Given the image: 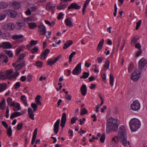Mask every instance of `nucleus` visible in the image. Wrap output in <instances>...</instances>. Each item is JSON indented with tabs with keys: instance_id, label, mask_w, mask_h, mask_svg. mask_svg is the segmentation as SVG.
Returning a JSON list of instances; mask_svg holds the SVG:
<instances>
[{
	"instance_id": "obj_1",
	"label": "nucleus",
	"mask_w": 147,
	"mask_h": 147,
	"mask_svg": "<svg viewBox=\"0 0 147 147\" xmlns=\"http://www.w3.org/2000/svg\"><path fill=\"white\" fill-rule=\"evenodd\" d=\"M119 123V121L110 117L107 121V132L117 131Z\"/></svg>"
},
{
	"instance_id": "obj_2",
	"label": "nucleus",
	"mask_w": 147,
	"mask_h": 147,
	"mask_svg": "<svg viewBox=\"0 0 147 147\" xmlns=\"http://www.w3.org/2000/svg\"><path fill=\"white\" fill-rule=\"evenodd\" d=\"M118 136L119 141L124 146H126L127 143L129 145L130 144L129 141H127L126 130L125 127L123 125L121 126L119 128Z\"/></svg>"
},
{
	"instance_id": "obj_3",
	"label": "nucleus",
	"mask_w": 147,
	"mask_h": 147,
	"mask_svg": "<svg viewBox=\"0 0 147 147\" xmlns=\"http://www.w3.org/2000/svg\"><path fill=\"white\" fill-rule=\"evenodd\" d=\"M130 129L131 131H136L140 127L141 123L137 118L132 119L129 122Z\"/></svg>"
},
{
	"instance_id": "obj_4",
	"label": "nucleus",
	"mask_w": 147,
	"mask_h": 147,
	"mask_svg": "<svg viewBox=\"0 0 147 147\" xmlns=\"http://www.w3.org/2000/svg\"><path fill=\"white\" fill-rule=\"evenodd\" d=\"M138 63L139 69L138 71L142 72V70L144 68L147 63V61L144 58H142L139 60Z\"/></svg>"
},
{
	"instance_id": "obj_5",
	"label": "nucleus",
	"mask_w": 147,
	"mask_h": 147,
	"mask_svg": "<svg viewBox=\"0 0 147 147\" xmlns=\"http://www.w3.org/2000/svg\"><path fill=\"white\" fill-rule=\"evenodd\" d=\"M141 72H140L136 70L132 73L131 76V79L134 82L137 81L141 76Z\"/></svg>"
},
{
	"instance_id": "obj_6",
	"label": "nucleus",
	"mask_w": 147,
	"mask_h": 147,
	"mask_svg": "<svg viewBox=\"0 0 147 147\" xmlns=\"http://www.w3.org/2000/svg\"><path fill=\"white\" fill-rule=\"evenodd\" d=\"M2 28L3 29L6 30H12L14 29L15 26L13 23L10 22L2 26Z\"/></svg>"
},
{
	"instance_id": "obj_7",
	"label": "nucleus",
	"mask_w": 147,
	"mask_h": 147,
	"mask_svg": "<svg viewBox=\"0 0 147 147\" xmlns=\"http://www.w3.org/2000/svg\"><path fill=\"white\" fill-rule=\"evenodd\" d=\"M81 63H79L73 69L72 73L74 75H77L79 74L81 72Z\"/></svg>"
},
{
	"instance_id": "obj_8",
	"label": "nucleus",
	"mask_w": 147,
	"mask_h": 147,
	"mask_svg": "<svg viewBox=\"0 0 147 147\" xmlns=\"http://www.w3.org/2000/svg\"><path fill=\"white\" fill-rule=\"evenodd\" d=\"M140 104L137 100L134 101L131 105V108L133 111L138 110L140 108Z\"/></svg>"
},
{
	"instance_id": "obj_9",
	"label": "nucleus",
	"mask_w": 147,
	"mask_h": 147,
	"mask_svg": "<svg viewBox=\"0 0 147 147\" xmlns=\"http://www.w3.org/2000/svg\"><path fill=\"white\" fill-rule=\"evenodd\" d=\"M61 56V55H59L53 61V59H48L47 62V64L50 66H52L58 60Z\"/></svg>"
},
{
	"instance_id": "obj_10",
	"label": "nucleus",
	"mask_w": 147,
	"mask_h": 147,
	"mask_svg": "<svg viewBox=\"0 0 147 147\" xmlns=\"http://www.w3.org/2000/svg\"><path fill=\"white\" fill-rule=\"evenodd\" d=\"M60 122V119H58L54 124L53 130L56 134H57L59 131Z\"/></svg>"
},
{
	"instance_id": "obj_11",
	"label": "nucleus",
	"mask_w": 147,
	"mask_h": 147,
	"mask_svg": "<svg viewBox=\"0 0 147 147\" xmlns=\"http://www.w3.org/2000/svg\"><path fill=\"white\" fill-rule=\"evenodd\" d=\"M66 121V115L65 113H63L62 114V116L61 117V123L60 125L62 128L65 127Z\"/></svg>"
},
{
	"instance_id": "obj_12",
	"label": "nucleus",
	"mask_w": 147,
	"mask_h": 147,
	"mask_svg": "<svg viewBox=\"0 0 147 147\" xmlns=\"http://www.w3.org/2000/svg\"><path fill=\"white\" fill-rule=\"evenodd\" d=\"M37 27L39 28V30L38 31L40 32V34L41 35H44L46 33V29L44 25L41 24L38 26Z\"/></svg>"
},
{
	"instance_id": "obj_13",
	"label": "nucleus",
	"mask_w": 147,
	"mask_h": 147,
	"mask_svg": "<svg viewBox=\"0 0 147 147\" xmlns=\"http://www.w3.org/2000/svg\"><path fill=\"white\" fill-rule=\"evenodd\" d=\"M50 52V50L48 49H46L44 51L42 52L40 55L41 57H43V59H42V57H40V59L42 60H45L47 57L48 54Z\"/></svg>"
},
{
	"instance_id": "obj_14",
	"label": "nucleus",
	"mask_w": 147,
	"mask_h": 147,
	"mask_svg": "<svg viewBox=\"0 0 147 147\" xmlns=\"http://www.w3.org/2000/svg\"><path fill=\"white\" fill-rule=\"evenodd\" d=\"M7 14L9 16L13 18H15L17 15V13L16 11L11 10H8Z\"/></svg>"
},
{
	"instance_id": "obj_15",
	"label": "nucleus",
	"mask_w": 147,
	"mask_h": 147,
	"mask_svg": "<svg viewBox=\"0 0 147 147\" xmlns=\"http://www.w3.org/2000/svg\"><path fill=\"white\" fill-rule=\"evenodd\" d=\"M81 7L79 6L76 3H73L71 4L68 7V10L71 9H80Z\"/></svg>"
},
{
	"instance_id": "obj_16",
	"label": "nucleus",
	"mask_w": 147,
	"mask_h": 147,
	"mask_svg": "<svg viewBox=\"0 0 147 147\" xmlns=\"http://www.w3.org/2000/svg\"><path fill=\"white\" fill-rule=\"evenodd\" d=\"M80 91L82 95L85 96L87 92V88L86 85L85 84H83L80 88Z\"/></svg>"
},
{
	"instance_id": "obj_17",
	"label": "nucleus",
	"mask_w": 147,
	"mask_h": 147,
	"mask_svg": "<svg viewBox=\"0 0 147 147\" xmlns=\"http://www.w3.org/2000/svg\"><path fill=\"white\" fill-rule=\"evenodd\" d=\"M1 47L5 49H10L12 47V45L10 43L8 42H4L1 45Z\"/></svg>"
},
{
	"instance_id": "obj_18",
	"label": "nucleus",
	"mask_w": 147,
	"mask_h": 147,
	"mask_svg": "<svg viewBox=\"0 0 147 147\" xmlns=\"http://www.w3.org/2000/svg\"><path fill=\"white\" fill-rule=\"evenodd\" d=\"M28 115L30 119L32 120H34V114L33 111L31 108H29L28 109Z\"/></svg>"
},
{
	"instance_id": "obj_19",
	"label": "nucleus",
	"mask_w": 147,
	"mask_h": 147,
	"mask_svg": "<svg viewBox=\"0 0 147 147\" xmlns=\"http://www.w3.org/2000/svg\"><path fill=\"white\" fill-rule=\"evenodd\" d=\"M73 42L72 40H69L66 41V42L65 43L63 47L64 49H66L70 46L73 43Z\"/></svg>"
},
{
	"instance_id": "obj_20",
	"label": "nucleus",
	"mask_w": 147,
	"mask_h": 147,
	"mask_svg": "<svg viewBox=\"0 0 147 147\" xmlns=\"http://www.w3.org/2000/svg\"><path fill=\"white\" fill-rule=\"evenodd\" d=\"M37 129L36 128L35 129L33 132L32 137V139L31 141V144H34L37 135Z\"/></svg>"
},
{
	"instance_id": "obj_21",
	"label": "nucleus",
	"mask_w": 147,
	"mask_h": 147,
	"mask_svg": "<svg viewBox=\"0 0 147 147\" xmlns=\"http://www.w3.org/2000/svg\"><path fill=\"white\" fill-rule=\"evenodd\" d=\"M13 71L11 69H9L5 71L6 79L8 78L9 79H11L12 78H10L11 76H12L11 74L13 73Z\"/></svg>"
},
{
	"instance_id": "obj_22",
	"label": "nucleus",
	"mask_w": 147,
	"mask_h": 147,
	"mask_svg": "<svg viewBox=\"0 0 147 147\" xmlns=\"http://www.w3.org/2000/svg\"><path fill=\"white\" fill-rule=\"evenodd\" d=\"M25 61H23L22 62L20 63L19 64L16 65V71H17L20 69L22 67L25 65Z\"/></svg>"
},
{
	"instance_id": "obj_23",
	"label": "nucleus",
	"mask_w": 147,
	"mask_h": 147,
	"mask_svg": "<svg viewBox=\"0 0 147 147\" xmlns=\"http://www.w3.org/2000/svg\"><path fill=\"white\" fill-rule=\"evenodd\" d=\"M0 59H3V60L2 61V63L5 62L7 63L8 62V58L7 55L5 54H0Z\"/></svg>"
},
{
	"instance_id": "obj_24",
	"label": "nucleus",
	"mask_w": 147,
	"mask_h": 147,
	"mask_svg": "<svg viewBox=\"0 0 147 147\" xmlns=\"http://www.w3.org/2000/svg\"><path fill=\"white\" fill-rule=\"evenodd\" d=\"M22 115V113L18 112H16L12 113L10 116V118L11 119H13L14 117L19 116Z\"/></svg>"
},
{
	"instance_id": "obj_25",
	"label": "nucleus",
	"mask_w": 147,
	"mask_h": 147,
	"mask_svg": "<svg viewBox=\"0 0 147 147\" xmlns=\"http://www.w3.org/2000/svg\"><path fill=\"white\" fill-rule=\"evenodd\" d=\"M12 5L15 9H18L21 7L20 3L16 1H14L12 3Z\"/></svg>"
},
{
	"instance_id": "obj_26",
	"label": "nucleus",
	"mask_w": 147,
	"mask_h": 147,
	"mask_svg": "<svg viewBox=\"0 0 147 147\" xmlns=\"http://www.w3.org/2000/svg\"><path fill=\"white\" fill-rule=\"evenodd\" d=\"M67 6V4L61 3L57 6V8L58 9H61L65 8Z\"/></svg>"
},
{
	"instance_id": "obj_27",
	"label": "nucleus",
	"mask_w": 147,
	"mask_h": 147,
	"mask_svg": "<svg viewBox=\"0 0 147 147\" xmlns=\"http://www.w3.org/2000/svg\"><path fill=\"white\" fill-rule=\"evenodd\" d=\"M65 22L66 25L67 26H69L70 27L73 26V24L69 18H67L65 19Z\"/></svg>"
},
{
	"instance_id": "obj_28",
	"label": "nucleus",
	"mask_w": 147,
	"mask_h": 147,
	"mask_svg": "<svg viewBox=\"0 0 147 147\" xmlns=\"http://www.w3.org/2000/svg\"><path fill=\"white\" fill-rule=\"evenodd\" d=\"M55 4H51V3H48L46 6V8L47 10H52L55 7Z\"/></svg>"
},
{
	"instance_id": "obj_29",
	"label": "nucleus",
	"mask_w": 147,
	"mask_h": 147,
	"mask_svg": "<svg viewBox=\"0 0 147 147\" xmlns=\"http://www.w3.org/2000/svg\"><path fill=\"white\" fill-rule=\"evenodd\" d=\"M25 22H17L16 25V27L17 29H20L22 28V27L23 26L25 25Z\"/></svg>"
},
{
	"instance_id": "obj_30",
	"label": "nucleus",
	"mask_w": 147,
	"mask_h": 147,
	"mask_svg": "<svg viewBox=\"0 0 147 147\" xmlns=\"http://www.w3.org/2000/svg\"><path fill=\"white\" fill-rule=\"evenodd\" d=\"M21 99L25 106H28V105L27 102L26 97L25 95H22L21 97Z\"/></svg>"
},
{
	"instance_id": "obj_31",
	"label": "nucleus",
	"mask_w": 147,
	"mask_h": 147,
	"mask_svg": "<svg viewBox=\"0 0 147 147\" xmlns=\"http://www.w3.org/2000/svg\"><path fill=\"white\" fill-rule=\"evenodd\" d=\"M10 105L11 106L13 107H17V110H20L21 109V108L20 106V104L18 103H15V102H12V103H11Z\"/></svg>"
},
{
	"instance_id": "obj_32",
	"label": "nucleus",
	"mask_w": 147,
	"mask_h": 147,
	"mask_svg": "<svg viewBox=\"0 0 147 147\" xmlns=\"http://www.w3.org/2000/svg\"><path fill=\"white\" fill-rule=\"evenodd\" d=\"M7 87L6 83H3L0 84V92L5 90Z\"/></svg>"
},
{
	"instance_id": "obj_33",
	"label": "nucleus",
	"mask_w": 147,
	"mask_h": 147,
	"mask_svg": "<svg viewBox=\"0 0 147 147\" xmlns=\"http://www.w3.org/2000/svg\"><path fill=\"white\" fill-rule=\"evenodd\" d=\"M5 99L3 98L1 102L0 103V109L2 110H3L5 109V107L3 106H5Z\"/></svg>"
},
{
	"instance_id": "obj_34",
	"label": "nucleus",
	"mask_w": 147,
	"mask_h": 147,
	"mask_svg": "<svg viewBox=\"0 0 147 147\" xmlns=\"http://www.w3.org/2000/svg\"><path fill=\"white\" fill-rule=\"evenodd\" d=\"M41 96L40 95H37L35 98V102L36 104L38 105H41L42 103L40 101V98Z\"/></svg>"
},
{
	"instance_id": "obj_35",
	"label": "nucleus",
	"mask_w": 147,
	"mask_h": 147,
	"mask_svg": "<svg viewBox=\"0 0 147 147\" xmlns=\"http://www.w3.org/2000/svg\"><path fill=\"white\" fill-rule=\"evenodd\" d=\"M90 0H86L84 3L83 6V7L82 9V14L84 15L85 11L86 8L87 7V5L89 2Z\"/></svg>"
},
{
	"instance_id": "obj_36",
	"label": "nucleus",
	"mask_w": 147,
	"mask_h": 147,
	"mask_svg": "<svg viewBox=\"0 0 147 147\" xmlns=\"http://www.w3.org/2000/svg\"><path fill=\"white\" fill-rule=\"evenodd\" d=\"M110 65V61L109 60H107L106 61L105 63V64L104 65V70H107L109 68V67Z\"/></svg>"
},
{
	"instance_id": "obj_37",
	"label": "nucleus",
	"mask_w": 147,
	"mask_h": 147,
	"mask_svg": "<svg viewBox=\"0 0 147 147\" xmlns=\"http://www.w3.org/2000/svg\"><path fill=\"white\" fill-rule=\"evenodd\" d=\"M90 73L89 72H84L83 73L82 76L80 77V78L81 79H86L88 77Z\"/></svg>"
},
{
	"instance_id": "obj_38",
	"label": "nucleus",
	"mask_w": 147,
	"mask_h": 147,
	"mask_svg": "<svg viewBox=\"0 0 147 147\" xmlns=\"http://www.w3.org/2000/svg\"><path fill=\"white\" fill-rule=\"evenodd\" d=\"M8 6L7 3L4 2H1L0 3V7L2 9H5Z\"/></svg>"
},
{
	"instance_id": "obj_39",
	"label": "nucleus",
	"mask_w": 147,
	"mask_h": 147,
	"mask_svg": "<svg viewBox=\"0 0 147 147\" xmlns=\"http://www.w3.org/2000/svg\"><path fill=\"white\" fill-rule=\"evenodd\" d=\"M29 27L31 29H33L36 27V25L35 22H30L28 23Z\"/></svg>"
},
{
	"instance_id": "obj_40",
	"label": "nucleus",
	"mask_w": 147,
	"mask_h": 147,
	"mask_svg": "<svg viewBox=\"0 0 147 147\" xmlns=\"http://www.w3.org/2000/svg\"><path fill=\"white\" fill-rule=\"evenodd\" d=\"M134 67V65L132 62H131L129 65L128 67V71L129 72H131L133 70Z\"/></svg>"
},
{
	"instance_id": "obj_41",
	"label": "nucleus",
	"mask_w": 147,
	"mask_h": 147,
	"mask_svg": "<svg viewBox=\"0 0 147 147\" xmlns=\"http://www.w3.org/2000/svg\"><path fill=\"white\" fill-rule=\"evenodd\" d=\"M23 37V36L22 35H13L12 36V38L14 40H18L22 38Z\"/></svg>"
},
{
	"instance_id": "obj_42",
	"label": "nucleus",
	"mask_w": 147,
	"mask_h": 147,
	"mask_svg": "<svg viewBox=\"0 0 147 147\" xmlns=\"http://www.w3.org/2000/svg\"><path fill=\"white\" fill-rule=\"evenodd\" d=\"M5 52L8 55L9 57H12L13 56V54L12 51L10 50H5Z\"/></svg>"
},
{
	"instance_id": "obj_43",
	"label": "nucleus",
	"mask_w": 147,
	"mask_h": 147,
	"mask_svg": "<svg viewBox=\"0 0 147 147\" xmlns=\"http://www.w3.org/2000/svg\"><path fill=\"white\" fill-rule=\"evenodd\" d=\"M88 113L87 110L85 108H83L81 110L80 114L81 115H83L87 114Z\"/></svg>"
},
{
	"instance_id": "obj_44",
	"label": "nucleus",
	"mask_w": 147,
	"mask_h": 147,
	"mask_svg": "<svg viewBox=\"0 0 147 147\" xmlns=\"http://www.w3.org/2000/svg\"><path fill=\"white\" fill-rule=\"evenodd\" d=\"M109 81L111 85V86H113V85L114 78L113 75L111 74H110V75Z\"/></svg>"
},
{
	"instance_id": "obj_45",
	"label": "nucleus",
	"mask_w": 147,
	"mask_h": 147,
	"mask_svg": "<svg viewBox=\"0 0 147 147\" xmlns=\"http://www.w3.org/2000/svg\"><path fill=\"white\" fill-rule=\"evenodd\" d=\"M31 106L34 110V112H35L37 110V108L38 107L37 104L35 103H32L31 104Z\"/></svg>"
},
{
	"instance_id": "obj_46",
	"label": "nucleus",
	"mask_w": 147,
	"mask_h": 147,
	"mask_svg": "<svg viewBox=\"0 0 147 147\" xmlns=\"http://www.w3.org/2000/svg\"><path fill=\"white\" fill-rule=\"evenodd\" d=\"M7 134L9 137L11 136L12 134V131L11 127H9L7 129Z\"/></svg>"
},
{
	"instance_id": "obj_47",
	"label": "nucleus",
	"mask_w": 147,
	"mask_h": 147,
	"mask_svg": "<svg viewBox=\"0 0 147 147\" xmlns=\"http://www.w3.org/2000/svg\"><path fill=\"white\" fill-rule=\"evenodd\" d=\"M6 79V76L4 73L3 72L0 71V80H5Z\"/></svg>"
},
{
	"instance_id": "obj_48",
	"label": "nucleus",
	"mask_w": 147,
	"mask_h": 147,
	"mask_svg": "<svg viewBox=\"0 0 147 147\" xmlns=\"http://www.w3.org/2000/svg\"><path fill=\"white\" fill-rule=\"evenodd\" d=\"M112 140L114 141L116 143H117L119 141V136H115L112 138Z\"/></svg>"
},
{
	"instance_id": "obj_49",
	"label": "nucleus",
	"mask_w": 147,
	"mask_h": 147,
	"mask_svg": "<svg viewBox=\"0 0 147 147\" xmlns=\"http://www.w3.org/2000/svg\"><path fill=\"white\" fill-rule=\"evenodd\" d=\"M105 139V134L104 133L102 134L101 137L100 138V140L102 142H104Z\"/></svg>"
},
{
	"instance_id": "obj_50",
	"label": "nucleus",
	"mask_w": 147,
	"mask_h": 147,
	"mask_svg": "<svg viewBox=\"0 0 147 147\" xmlns=\"http://www.w3.org/2000/svg\"><path fill=\"white\" fill-rule=\"evenodd\" d=\"M38 49L36 47H35L34 48L32 49L31 51V52L33 53H34L37 52Z\"/></svg>"
},
{
	"instance_id": "obj_51",
	"label": "nucleus",
	"mask_w": 147,
	"mask_h": 147,
	"mask_svg": "<svg viewBox=\"0 0 147 147\" xmlns=\"http://www.w3.org/2000/svg\"><path fill=\"white\" fill-rule=\"evenodd\" d=\"M42 63L39 61H38L36 62V65L38 67H41L42 66Z\"/></svg>"
},
{
	"instance_id": "obj_52",
	"label": "nucleus",
	"mask_w": 147,
	"mask_h": 147,
	"mask_svg": "<svg viewBox=\"0 0 147 147\" xmlns=\"http://www.w3.org/2000/svg\"><path fill=\"white\" fill-rule=\"evenodd\" d=\"M23 125V124L22 123L18 124L17 126V130H19L21 129L22 128Z\"/></svg>"
},
{
	"instance_id": "obj_53",
	"label": "nucleus",
	"mask_w": 147,
	"mask_h": 147,
	"mask_svg": "<svg viewBox=\"0 0 147 147\" xmlns=\"http://www.w3.org/2000/svg\"><path fill=\"white\" fill-rule=\"evenodd\" d=\"M20 86V82H16L14 85V88L17 89Z\"/></svg>"
},
{
	"instance_id": "obj_54",
	"label": "nucleus",
	"mask_w": 147,
	"mask_h": 147,
	"mask_svg": "<svg viewBox=\"0 0 147 147\" xmlns=\"http://www.w3.org/2000/svg\"><path fill=\"white\" fill-rule=\"evenodd\" d=\"M6 15L5 14H0V21L4 20L5 18Z\"/></svg>"
},
{
	"instance_id": "obj_55",
	"label": "nucleus",
	"mask_w": 147,
	"mask_h": 147,
	"mask_svg": "<svg viewBox=\"0 0 147 147\" xmlns=\"http://www.w3.org/2000/svg\"><path fill=\"white\" fill-rule=\"evenodd\" d=\"M104 59V58L103 57H98L97 59V60L98 61V63H102V61Z\"/></svg>"
},
{
	"instance_id": "obj_56",
	"label": "nucleus",
	"mask_w": 147,
	"mask_h": 147,
	"mask_svg": "<svg viewBox=\"0 0 147 147\" xmlns=\"http://www.w3.org/2000/svg\"><path fill=\"white\" fill-rule=\"evenodd\" d=\"M117 5L116 4H115V9H114V12L113 13V15L115 17L117 15Z\"/></svg>"
},
{
	"instance_id": "obj_57",
	"label": "nucleus",
	"mask_w": 147,
	"mask_h": 147,
	"mask_svg": "<svg viewBox=\"0 0 147 147\" xmlns=\"http://www.w3.org/2000/svg\"><path fill=\"white\" fill-rule=\"evenodd\" d=\"M139 38H136L135 36H134L131 40V42L134 43H135L138 42V40Z\"/></svg>"
},
{
	"instance_id": "obj_58",
	"label": "nucleus",
	"mask_w": 147,
	"mask_h": 147,
	"mask_svg": "<svg viewBox=\"0 0 147 147\" xmlns=\"http://www.w3.org/2000/svg\"><path fill=\"white\" fill-rule=\"evenodd\" d=\"M37 41H35L33 40H32L30 42L31 46H33V45H36L37 43Z\"/></svg>"
},
{
	"instance_id": "obj_59",
	"label": "nucleus",
	"mask_w": 147,
	"mask_h": 147,
	"mask_svg": "<svg viewBox=\"0 0 147 147\" xmlns=\"http://www.w3.org/2000/svg\"><path fill=\"white\" fill-rule=\"evenodd\" d=\"M32 78V76L30 74L28 75L27 76V81L29 82H31Z\"/></svg>"
},
{
	"instance_id": "obj_60",
	"label": "nucleus",
	"mask_w": 147,
	"mask_h": 147,
	"mask_svg": "<svg viewBox=\"0 0 147 147\" xmlns=\"http://www.w3.org/2000/svg\"><path fill=\"white\" fill-rule=\"evenodd\" d=\"M2 124L6 128H7L8 127V124L4 121H3L2 122Z\"/></svg>"
},
{
	"instance_id": "obj_61",
	"label": "nucleus",
	"mask_w": 147,
	"mask_h": 147,
	"mask_svg": "<svg viewBox=\"0 0 147 147\" xmlns=\"http://www.w3.org/2000/svg\"><path fill=\"white\" fill-rule=\"evenodd\" d=\"M12 99L10 97L8 98L7 99V101L8 103V105H9L10 103H12Z\"/></svg>"
},
{
	"instance_id": "obj_62",
	"label": "nucleus",
	"mask_w": 147,
	"mask_h": 147,
	"mask_svg": "<svg viewBox=\"0 0 147 147\" xmlns=\"http://www.w3.org/2000/svg\"><path fill=\"white\" fill-rule=\"evenodd\" d=\"M63 15L64 14L63 13L61 12L59 13L57 17V19L59 20L61 19Z\"/></svg>"
},
{
	"instance_id": "obj_63",
	"label": "nucleus",
	"mask_w": 147,
	"mask_h": 147,
	"mask_svg": "<svg viewBox=\"0 0 147 147\" xmlns=\"http://www.w3.org/2000/svg\"><path fill=\"white\" fill-rule=\"evenodd\" d=\"M76 117H73L71 120V124L75 123L76 121V119H75Z\"/></svg>"
},
{
	"instance_id": "obj_64",
	"label": "nucleus",
	"mask_w": 147,
	"mask_h": 147,
	"mask_svg": "<svg viewBox=\"0 0 147 147\" xmlns=\"http://www.w3.org/2000/svg\"><path fill=\"white\" fill-rule=\"evenodd\" d=\"M65 98L68 100H70L71 99V96L70 94H67L65 96Z\"/></svg>"
}]
</instances>
